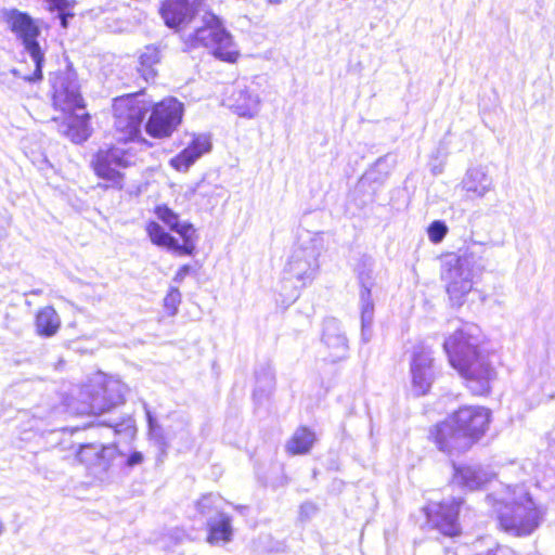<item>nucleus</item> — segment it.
<instances>
[{
    "label": "nucleus",
    "instance_id": "nucleus-1",
    "mask_svg": "<svg viewBox=\"0 0 555 555\" xmlns=\"http://www.w3.org/2000/svg\"><path fill=\"white\" fill-rule=\"evenodd\" d=\"M50 101L59 117L52 120L63 126V134L74 143L87 141L92 132L91 114L76 74L70 69L56 70L50 77Z\"/></svg>",
    "mask_w": 555,
    "mask_h": 555
},
{
    "label": "nucleus",
    "instance_id": "nucleus-2",
    "mask_svg": "<svg viewBox=\"0 0 555 555\" xmlns=\"http://www.w3.org/2000/svg\"><path fill=\"white\" fill-rule=\"evenodd\" d=\"M158 219L149 220L144 230L150 242L179 257H192L197 251L198 231L190 221H182L180 215L167 204L153 209Z\"/></svg>",
    "mask_w": 555,
    "mask_h": 555
},
{
    "label": "nucleus",
    "instance_id": "nucleus-3",
    "mask_svg": "<svg viewBox=\"0 0 555 555\" xmlns=\"http://www.w3.org/2000/svg\"><path fill=\"white\" fill-rule=\"evenodd\" d=\"M127 390L118 378L96 372L87 384L73 388L63 402L77 415H100L122 404Z\"/></svg>",
    "mask_w": 555,
    "mask_h": 555
},
{
    "label": "nucleus",
    "instance_id": "nucleus-4",
    "mask_svg": "<svg viewBox=\"0 0 555 555\" xmlns=\"http://www.w3.org/2000/svg\"><path fill=\"white\" fill-rule=\"evenodd\" d=\"M494 507L501 528L515 537L531 534L540 525L541 512L522 486L507 487L504 496L488 495Z\"/></svg>",
    "mask_w": 555,
    "mask_h": 555
},
{
    "label": "nucleus",
    "instance_id": "nucleus-5",
    "mask_svg": "<svg viewBox=\"0 0 555 555\" xmlns=\"http://www.w3.org/2000/svg\"><path fill=\"white\" fill-rule=\"evenodd\" d=\"M134 163L133 150L115 142L95 151L90 168L99 180L98 186L101 190L120 193L130 186L127 170Z\"/></svg>",
    "mask_w": 555,
    "mask_h": 555
},
{
    "label": "nucleus",
    "instance_id": "nucleus-6",
    "mask_svg": "<svg viewBox=\"0 0 555 555\" xmlns=\"http://www.w3.org/2000/svg\"><path fill=\"white\" fill-rule=\"evenodd\" d=\"M451 366L466 380L469 390L477 396L488 395L496 372L488 354L480 349H444Z\"/></svg>",
    "mask_w": 555,
    "mask_h": 555
},
{
    "label": "nucleus",
    "instance_id": "nucleus-7",
    "mask_svg": "<svg viewBox=\"0 0 555 555\" xmlns=\"http://www.w3.org/2000/svg\"><path fill=\"white\" fill-rule=\"evenodd\" d=\"M139 92L116 96L112 102L113 131L116 143L127 146L130 142L142 141V125L145 116V104L138 99Z\"/></svg>",
    "mask_w": 555,
    "mask_h": 555
},
{
    "label": "nucleus",
    "instance_id": "nucleus-8",
    "mask_svg": "<svg viewBox=\"0 0 555 555\" xmlns=\"http://www.w3.org/2000/svg\"><path fill=\"white\" fill-rule=\"evenodd\" d=\"M185 44L189 49H209L216 59L230 64H235L241 57L240 51L234 48L231 34L216 15H211L210 20L196 28L188 37Z\"/></svg>",
    "mask_w": 555,
    "mask_h": 555
},
{
    "label": "nucleus",
    "instance_id": "nucleus-9",
    "mask_svg": "<svg viewBox=\"0 0 555 555\" xmlns=\"http://www.w3.org/2000/svg\"><path fill=\"white\" fill-rule=\"evenodd\" d=\"M5 22L10 30L22 41L25 50L35 62V69L30 76L25 77L26 81L37 82L43 78L42 68L44 64V53L38 42L40 28L35 20L26 12L10 10L5 14Z\"/></svg>",
    "mask_w": 555,
    "mask_h": 555
},
{
    "label": "nucleus",
    "instance_id": "nucleus-10",
    "mask_svg": "<svg viewBox=\"0 0 555 555\" xmlns=\"http://www.w3.org/2000/svg\"><path fill=\"white\" fill-rule=\"evenodd\" d=\"M184 104L175 96H165L153 103L144 128L153 139L170 138L182 124Z\"/></svg>",
    "mask_w": 555,
    "mask_h": 555
},
{
    "label": "nucleus",
    "instance_id": "nucleus-11",
    "mask_svg": "<svg viewBox=\"0 0 555 555\" xmlns=\"http://www.w3.org/2000/svg\"><path fill=\"white\" fill-rule=\"evenodd\" d=\"M450 420L468 438L472 447L487 430L490 413L482 406H463Z\"/></svg>",
    "mask_w": 555,
    "mask_h": 555
},
{
    "label": "nucleus",
    "instance_id": "nucleus-12",
    "mask_svg": "<svg viewBox=\"0 0 555 555\" xmlns=\"http://www.w3.org/2000/svg\"><path fill=\"white\" fill-rule=\"evenodd\" d=\"M462 501L456 499L430 503L426 508L428 520L444 535H456L460 532L457 516Z\"/></svg>",
    "mask_w": 555,
    "mask_h": 555
},
{
    "label": "nucleus",
    "instance_id": "nucleus-13",
    "mask_svg": "<svg viewBox=\"0 0 555 555\" xmlns=\"http://www.w3.org/2000/svg\"><path fill=\"white\" fill-rule=\"evenodd\" d=\"M206 0H163L159 14L170 28L190 24Z\"/></svg>",
    "mask_w": 555,
    "mask_h": 555
},
{
    "label": "nucleus",
    "instance_id": "nucleus-14",
    "mask_svg": "<svg viewBox=\"0 0 555 555\" xmlns=\"http://www.w3.org/2000/svg\"><path fill=\"white\" fill-rule=\"evenodd\" d=\"M430 437L437 448L447 454L465 452L470 448L468 438L461 433L450 417L437 424L430 430Z\"/></svg>",
    "mask_w": 555,
    "mask_h": 555
},
{
    "label": "nucleus",
    "instance_id": "nucleus-15",
    "mask_svg": "<svg viewBox=\"0 0 555 555\" xmlns=\"http://www.w3.org/2000/svg\"><path fill=\"white\" fill-rule=\"evenodd\" d=\"M412 390L415 396L426 395L434 380V360L429 349H420L411 361Z\"/></svg>",
    "mask_w": 555,
    "mask_h": 555
},
{
    "label": "nucleus",
    "instance_id": "nucleus-16",
    "mask_svg": "<svg viewBox=\"0 0 555 555\" xmlns=\"http://www.w3.org/2000/svg\"><path fill=\"white\" fill-rule=\"evenodd\" d=\"M211 150V141L207 134H195L189 144L169 162L177 171H186L199 157Z\"/></svg>",
    "mask_w": 555,
    "mask_h": 555
},
{
    "label": "nucleus",
    "instance_id": "nucleus-17",
    "mask_svg": "<svg viewBox=\"0 0 555 555\" xmlns=\"http://www.w3.org/2000/svg\"><path fill=\"white\" fill-rule=\"evenodd\" d=\"M446 280L449 297L457 304H462L465 296L473 289V281L465 274L460 257L447 264Z\"/></svg>",
    "mask_w": 555,
    "mask_h": 555
},
{
    "label": "nucleus",
    "instance_id": "nucleus-18",
    "mask_svg": "<svg viewBox=\"0 0 555 555\" xmlns=\"http://www.w3.org/2000/svg\"><path fill=\"white\" fill-rule=\"evenodd\" d=\"M453 467V481L469 491L481 489L492 477V475L480 465H454Z\"/></svg>",
    "mask_w": 555,
    "mask_h": 555
},
{
    "label": "nucleus",
    "instance_id": "nucleus-19",
    "mask_svg": "<svg viewBox=\"0 0 555 555\" xmlns=\"http://www.w3.org/2000/svg\"><path fill=\"white\" fill-rule=\"evenodd\" d=\"M35 331L41 337H52L61 328V319L53 306H44L35 314Z\"/></svg>",
    "mask_w": 555,
    "mask_h": 555
},
{
    "label": "nucleus",
    "instance_id": "nucleus-20",
    "mask_svg": "<svg viewBox=\"0 0 555 555\" xmlns=\"http://www.w3.org/2000/svg\"><path fill=\"white\" fill-rule=\"evenodd\" d=\"M160 60V51L155 46H146L140 53L137 70L145 81H153L157 77Z\"/></svg>",
    "mask_w": 555,
    "mask_h": 555
},
{
    "label": "nucleus",
    "instance_id": "nucleus-21",
    "mask_svg": "<svg viewBox=\"0 0 555 555\" xmlns=\"http://www.w3.org/2000/svg\"><path fill=\"white\" fill-rule=\"evenodd\" d=\"M208 526V542L218 544L220 542H229L232 537L231 518L224 513H218L216 517H209L207 520Z\"/></svg>",
    "mask_w": 555,
    "mask_h": 555
},
{
    "label": "nucleus",
    "instance_id": "nucleus-22",
    "mask_svg": "<svg viewBox=\"0 0 555 555\" xmlns=\"http://www.w3.org/2000/svg\"><path fill=\"white\" fill-rule=\"evenodd\" d=\"M256 386L254 389V399L261 403L267 400L273 392L275 387V377L270 364L260 366L256 373Z\"/></svg>",
    "mask_w": 555,
    "mask_h": 555
},
{
    "label": "nucleus",
    "instance_id": "nucleus-23",
    "mask_svg": "<svg viewBox=\"0 0 555 555\" xmlns=\"http://www.w3.org/2000/svg\"><path fill=\"white\" fill-rule=\"evenodd\" d=\"M119 449L116 443L103 444V451H100L99 460L92 474L102 479L107 477L113 468L119 467Z\"/></svg>",
    "mask_w": 555,
    "mask_h": 555
},
{
    "label": "nucleus",
    "instance_id": "nucleus-24",
    "mask_svg": "<svg viewBox=\"0 0 555 555\" xmlns=\"http://www.w3.org/2000/svg\"><path fill=\"white\" fill-rule=\"evenodd\" d=\"M314 439V433L305 427L299 428L287 442L286 449L292 454H305L311 449Z\"/></svg>",
    "mask_w": 555,
    "mask_h": 555
},
{
    "label": "nucleus",
    "instance_id": "nucleus-25",
    "mask_svg": "<svg viewBox=\"0 0 555 555\" xmlns=\"http://www.w3.org/2000/svg\"><path fill=\"white\" fill-rule=\"evenodd\" d=\"M100 451H103L102 443L81 444L76 453L77 460L93 473Z\"/></svg>",
    "mask_w": 555,
    "mask_h": 555
},
{
    "label": "nucleus",
    "instance_id": "nucleus-26",
    "mask_svg": "<svg viewBox=\"0 0 555 555\" xmlns=\"http://www.w3.org/2000/svg\"><path fill=\"white\" fill-rule=\"evenodd\" d=\"M220 502L221 499L218 495L212 493L205 494L196 502V509L207 519L216 517L218 513H222L219 506Z\"/></svg>",
    "mask_w": 555,
    "mask_h": 555
},
{
    "label": "nucleus",
    "instance_id": "nucleus-27",
    "mask_svg": "<svg viewBox=\"0 0 555 555\" xmlns=\"http://www.w3.org/2000/svg\"><path fill=\"white\" fill-rule=\"evenodd\" d=\"M119 468L132 469L141 465L144 461L143 453L137 450L127 452L119 449Z\"/></svg>",
    "mask_w": 555,
    "mask_h": 555
},
{
    "label": "nucleus",
    "instance_id": "nucleus-28",
    "mask_svg": "<svg viewBox=\"0 0 555 555\" xmlns=\"http://www.w3.org/2000/svg\"><path fill=\"white\" fill-rule=\"evenodd\" d=\"M182 295L178 287H170L164 297V309L168 315H175L181 304Z\"/></svg>",
    "mask_w": 555,
    "mask_h": 555
},
{
    "label": "nucleus",
    "instance_id": "nucleus-29",
    "mask_svg": "<svg viewBox=\"0 0 555 555\" xmlns=\"http://www.w3.org/2000/svg\"><path fill=\"white\" fill-rule=\"evenodd\" d=\"M107 426L112 427L117 435L133 437L135 434L134 421L131 417H125L120 422H109Z\"/></svg>",
    "mask_w": 555,
    "mask_h": 555
},
{
    "label": "nucleus",
    "instance_id": "nucleus-30",
    "mask_svg": "<svg viewBox=\"0 0 555 555\" xmlns=\"http://www.w3.org/2000/svg\"><path fill=\"white\" fill-rule=\"evenodd\" d=\"M470 338L472 335L463 328H459L447 339L444 347H469L472 345Z\"/></svg>",
    "mask_w": 555,
    "mask_h": 555
},
{
    "label": "nucleus",
    "instance_id": "nucleus-31",
    "mask_svg": "<svg viewBox=\"0 0 555 555\" xmlns=\"http://www.w3.org/2000/svg\"><path fill=\"white\" fill-rule=\"evenodd\" d=\"M431 243H440L448 233L447 225L439 220L433 221L427 230Z\"/></svg>",
    "mask_w": 555,
    "mask_h": 555
},
{
    "label": "nucleus",
    "instance_id": "nucleus-32",
    "mask_svg": "<svg viewBox=\"0 0 555 555\" xmlns=\"http://www.w3.org/2000/svg\"><path fill=\"white\" fill-rule=\"evenodd\" d=\"M47 3V10L53 12L55 10L72 9L75 5V0H42Z\"/></svg>",
    "mask_w": 555,
    "mask_h": 555
},
{
    "label": "nucleus",
    "instance_id": "nucleus-33",
    "mask_svg": "<svg viewBox=\"0 0 555 555\" xmlns=\"http://www.w3.org/2000/svg\"><path fill=\"white\" fill-rule=\"evenodd\" d=\"M193 272V267L191 264H182L181 267L178 268V270L176 271L175 275H173V281L175 282H182L189 274H191Z\"/></svg>",
    "mask_w": 555,
    "mask_h": 555
},
{
    "label": "nucleus",
    "instance_id": "nucleus-34",
    "mask_svg": "<svg viewBox=\"0 0 555 555\" xmlns=\"http://www.w3.org/2000/svg\"><path fill=\"white\" fill-rule=\"evenodd\" d=\"M317 512V507L314 504L312 503H304L301 504L300 506V518L301 519H308L310 518L312 515H314Z\"/></svg>",
    "mask_w": 555,
    "mask_h": 555
},
{
    "label": "nucleus",
    "instance_id": "nucleus-35",
    "mask_svg": "<svg viewBox=\"0 0 555 555\" xmlns=\"http://www.w3.org/2000/svg\"><path fill=\"white\" fill-rule=\"evenodd\" d=\"M59 12V18L62 28L68 27V18L74 16V13L69 12V9L56 10Z\"/></svg>",
    "mask_w": 555,
    "mask_h": 555
},
{
    "label": "nucleus",
    "instance_id": "nucleus-36",
    "mask_svg": "<svg viewBox=\"0 0 555 555\" xmlns=\"http://www.w3.org/2000/svg\"><path fill=\"white\" fill-rule=\"evenodd\" d=\"M374 305L369 301L362 308V320L371 321L373 318Z\"/></svg>",
    "mask_w": 555,
    "mask_h": 555
},
{
    "label": "nucleus",
    "instance_id": "nucleus-37",
    "mask_svg": "<svg viewBox=\"0 0 555 555\" xmlns=\"http://www.w3.org/2000/svg\"><path fill=\"white\" fill-rule=\"evenodd\" d=\"M147 422L150 427V433L152 436L156 437L158 436V431L160 430V427L156 424L155 420L151 415L150 412H147Z\"/></svg>",
    "mask_w": 555,
    "mask_h": 555
},
{
    "label": "nucleus",
    "instance_id": "nucleus-38",
    "mask_svg": "<svg viewBox=\"0 0 555 555\" xmlns=\"http://www.w3.org/2000/svg\"><path fill=\"white\" fill-rule=\"evenodd\" d=\"M236 112L238 115H242V116H253L254 112L253 111H244L238 105L235 107Z\"/></svg>",
    "mask_w": 555,
    "mask_h": 555
},
{
    "label": "nucleus",
    "instance_id": "nucleus-39",
    "mask_svg": "<svg viewBox=\"0 0 555 555\" xmlns=\"http://www.w3.org/2000/svg\"><path fill=\"white\" fill-rule=\"evenodd\" d=\"M3 532V524L0 521V535L2 534Z\"/></svg>",
    "mask_w": 555,
    "mask_h": 555
}]
</instances>
